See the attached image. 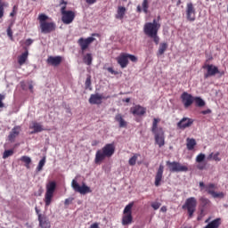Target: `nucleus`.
I'll return each instance as SVG.
<instances>
[{"label": "nucleus", "instance_id": "1a4fd4ad", "mask_svg": "<svg viewBox=\"0 0 228 228\" xmlns=\"http://www.w3.org/2000/svg\"><path fill=\"white\" fill-rule=\"evenodd\" d=\"M71 186L77 193H80V195H86V193H92V189L87 186L86 183L79 185L77 181L72 180Z\"/></svg>", "mask_w": 228, "mask_h": 228}, {"label": "nucleus", "instance_id": "ea45409f", "mask_svg": "<svg viewBox=\"0 0 228 228\" xmlns=\"http://www.w3.org/2000/svg\"><path fill=\"white\" fill-rule=\"evenodd\" d=\"M204 159H206V155L204 153H200L196 157V163H202V161H204Z\"/></svg>", "mask_w": 228, "mask_h": 228}, {"label": "nucleus", "instance_id": "5fc2aeb1", "mask_svg": "<svg viewBox=\"0 0 228 228\" xmlns=\"http://www.w3.org/2000/svg\"><path fill=\"white\" fill-rule=\"evenodd\" d=\"M161 213H167V207L163 206L160 208Z\"/></svg>", "mask_w": 228, "mask_h": 228}, {"label": "nucleus", "instance_id": "a18cd8bd", "mask_svg": "<svg viewBox=\"0 0 228 228\" xmlns=\"http://www.w3.org/2000/svg\"><path fill=\"white\" fill-rule=\"evenodd\" d=\"M7 35L10 38L13 37V32L12 31V28L10 27L7 28Z\"/></svg>", "mask_w": 228, "mask_h": 228}, {"label": "nucleus", "instance_id": "69168bd1", "mask_svg": "<svg viewBox=\"0 0 228 228\" xmlns=\"http://www.w3.org/2000/svg\"><path fill=\"white\" fill-rule=\"evenodd\" d=\"M181 4V1H178V4Z\"/></svg>", "mask_w": 228, "mask_h": 228}, {"label": "nucleus", "instance_id": "f8f14e48", "mask_svg": "<svg viewBox=\"0 0 228 228\" xmlns=\"http://www.w3.org/2000/svg\"><path fill=\"white\" fill-rule=\"evenodd\" d=\"M203 69H206L207 72L204 74V77L208 79V77H213V76H216V74H220V70L218 67L213 64H205Z\"/></svg>", "mask_w": 228, "mask_h": 228}, {"label": "nucleus", "instance_id": "4468645a", "mask_svg": "<svg viewBox=\"0 0 228 228\" xmlns=\"http://www.w3.org/2000/svg\"><path fill=\"white\" fill-rule=\"evenodd\" d=\"M94 41H95V37H90L86 39L81 37L78 39L77 43L83 51H86V49H88V46L90 45V44H92Z\"/></svg>", "mask_w": 228, "mask_h": 228}, {"label": "nucleus", "instance_id": "79ce46f5", "mask_svg": "<svg viewBox=\"0 0 228 228\" xmlns=\"http://www.w3.org/2000/svg\"><path fill=\"white\" fill-rule=\"evenodd\" d=\"M151 208L155 210L158 211L159 208H161V203L159 201H153L151 202Z\"/></svg>", "mask_w": 228, "mask_h": 228}, {"label": "nucleus", "instance_id": "338daca9", "mask_svg": "<svg viewBox=\"0 0 228 228\" xmlns=\"http://www.w3.org/2000/svg\"><path fill=\"white\" fill-rule=\"evenodd\" d=\"M209 222V220H207L206 223Z\"/></svg>", "mask_w": 228, "mask_h": 228}, {"label": "nucleus", "instance_id": "de8ad7c7", "mask_svg": "<svg viewBox=\"0 0 228 228\" xmlns=\"http://www.w3.org/2000/svg\"><path fill=\"white\" fill-rule=\"evenodd\" d=\"M31 44H33V39H31V38H28L25 41V45H27V46L31 45Z\"/></svg>", "mask_w": 228, "mask_h": 228}, {"label": "nucleus", "instance_id": "58836bf2", "mask_svg": "<svg viewBox=\"0 0 228 228\" xmlns=\"http://www.w3.org/2000/svg\"><path fill=\"white\" fill-rule=\"evenodd\" d=\"M200 200L201 206H203V208H206V206H209V204H211V201L208 199L204 198V197L200 198Z\"/></svg>", "mask_w": 228, "mask_h": 228}, {"label": "nucleus", "instance_id": "c9c22d12", "mask_svg": "<svg viewBox=\"0 0 228 228\" xmlns=\"http://www.w3.org/2000/svg\"><path fill=\"white\" fill-rule=\"evenodd\" d=\"M220 153L216 152V154L210 153L208 157V159H214V161H220Z\"/></svg>", "mask_w": 228, "mask_h": 228}, {"label": "nucleus", "instance_id": "f03ea898", "mask_svg": "<svg viewBox=\"0 0 228 228\" xmlns=\"http://www.w3.org/2000/svg\"><path fill=\"white\" fill-rule=\"evenodd\" d=\"M115 154V145L106 144L102 150H98L95 154V163H102L106 158H111Z\"/></svg>", "mask_w": 228, "mask_h": 228}, {"label": "nucleus", "instance_id": "e2e57ef3", "mask_svg": "<svg viewBox=\"0 0 228 228\" xmlns=\"http://www.w3.org/2000/svg\"><path fill=\"white\" fill-rule=\"evenodd\" d=\"M16 8H17V6L14 5L13 8H12V12H15V9H16Z\"/></svg>", "mask_w": 228, "mask_h": 228}, {"label": "nucleus", "instance_id": "864d4df0", "mask_svg": "<svg viewBox=\"0 0 228 228\" xmlns=\"http://www.w3.org/2000/svg\"><path fill=\"white\" fill-rule=\"evenodd\" d=\"M204 167H205V166L202 165V164H199V165L197 166V168H199V170H204Z\"/></svg>", "mask_w": 228, "mask_h": 228}, {"label": "nucleus", "instance_id": "bf43d9fd", "mask_svg": "<svg viewBox=\"0 0 228 228\" xmlns=\"http://www.w3.org/2000/svg\"><path fill=\"white\" fill-rule=\"evenodd\" d=\"M15 15V11H12L11 13H10V17H13Z\"/></svg>", "mask_w": 228, "mask_h": 228}, {"label": "nucleus", "instance_id": "603ef678", "mask_svg": "<svg viewBox=\"0 0 228 228\" xmlns=\"http://www.w3.org/2000/svg\"><path fill=\"white\" fill-rule=\"evenodd\" d=\"M202 115H208V113H211V110L208 109L206 110L201 111Z\"/></svg>", "mask_w": 228, "mask_h": 228}, {"label": "nucleus", "instance_id": "f704fd0d", "mask_svg": "<svg viewBox=\"0 0 228 228\" xmlns=\"http://www.w3.org/2000/svg\"><path fill=\"white\" fill-rule=\"evenodd\" d=\"M138 156H140V155L134 154L132 158H130V159L128 160L130 167H134V165H136Z\"/></svg>", "mask_w": 228, "mask_h": 228}, {"label": "nucleus", "instance_id": "0eeeda50", "mask_svg": "<svg viewBox=\"0 0 228 228\" xmlns=\"http://www.w3.org/2000/svg\"><path fill=\"white\" fill-rule=\"evenodd\" d=\"M134 204L129 203L128 205H126L124 208L123 211V217H122V225H129L131 224H133V206Z\"/></svg>", "mask_w": 228, "mask_h": 228}, {"label": "nucleus", "instance_id": "13d9d810", "mask_svg": "<svg viewBox=\"0 0 228 228\" xmlns=\"http://www.w3.org/2000/svg\"><path fill=\"white\" fill-rule=\"evenodd\" d=\"M28 89H29L30 92H33V85L30 84V85L28 86Z\"/></svg>", "mask_w": 228, "mask_h": 228}, {"label": "nucleus", "instance_id": "5701e85b", "mask_svg": "<svg viewBox=\"0 0 228 228\" xmlns=\"http://www.w3.org/2000/svg\"><path fill=\"white\" fill-rule=\"evenodd\" d=\"M19 134H20V126H16L12 129L8 136L9 142H15V137L18 136Z\"/></svg>", "mask_w": 228, "mask_h": 228}, {"label": "nucleus", "instance_id": "2eb2a0df", "mask_svg": "<svg viewBox=\"0 0 228 228\" xmlns=\"http://www.w3.org/2000/svg\"><path fill=\"white\" fill-rule=\"evenodd\" d=\"M181 99H182V102H183L184 108H190V106H191V104H193L194 97L186 92H184L181 95Z\"/></svg>", "mask_w": 228, "mask_h": 228}, {"label": "nucleus", "instance_id": "6e6552de", "mask_svg": "<svg viewBox=\"0 0 228 228\" xmlns=\"http://www.w3.org/2000/svg\"><path fill=\"white\" fill-rule=\"evenodd\" d=\"M183 209H187L190 218L193 216L195 209H197V199L191 197L188 198L183 206Z\"/></svg>", "mask_w": 228, "mask_h": 228}, {"label": "nucleus", "instance_id": "f257e3e1", "mask_svg": "<svg viewBox=\"0 0 228 228\" xmlns=\"http://www.w3.org/2000/svg\"><path fill=\"white\" fill-rule=\"evenodd\" d=\"M159 28H161V24H159L156 20H153L152 22L145 23L143 27L144 34L146 37H149V38H152L156 45L159 44V37L158 36Z\"/></svg>", "mask_w": 228, "mask_h": 228}, {"label": "nucleus", "instance_id": "37998d69", "mask_svg": "<svg viewBox=\"0 0 228 228\" xmlns=\"http://www.w3.org/2000/svg\"><path fill=\"white\" fill-rule=\"evenodd\" d=\"M48 19L47 15L45 14H40L38 17V20L40 21V25H42V22H46L45 20Z\"/></svg>", "mask_w": 228, "mask_h": 228}, {"label": "nucleus", "instance_id": "e433bc0d", "mask_svg": "<svg viewBox=\"0 0 228 228\" xmlns=\"http://www.w3.org/2000/svg\"><path fill=\"white\" fill-rule=\"evenodd\" d=\"M10 156H13V150H5L3 154V159H7Z\"/></svg>", "mask_w": 228, "mask_h": 228}, {"label": "nucleus", "instance_id": "6e6d98bb", "mask_svg": "<svg viewBox=\"0 0 228 228\" xmlns=\"http://www.w3.org/2000/svg\"><path fill=\"white\" fill-rule=\"evenodd\" d=\"M91 228H99V224L97 223H94L91 225Z\"/></svg>", "mask_w": 228, "mask_h": 228}, {"label": "nucleus", "instance_id": "c85d7f7f", "mask_svg": "<svg viewBox=\"0 0 228 228\" xmlns=\"http://www.w3.org/2000/svg\"><path fill=\"white\" fill-rule=\"evenodd\" d=\"M167 49H168V44L160 43L158 52L159 56L165 54V51H167Z\"/></svg>", "mask_w": 228, "mask_h": 228}, {"label": "nucleus", "instance_id": "4d7b16f0", "mask_svg": "<svg viewBox=\"0 0 228 228\" xmlns=\"http://www.w3.org/2000/svg\"><path fill=\"white\" fill-rule=\"evenodd\" d=\"M137 12L140 13L142 12V6L138 5L137 6Z\"/></svg>", "mask_w": 228, "mask_h": 228}, {"label": "nucleus", "instance_id": "423d86ee", "mask_svg": "<svg viewBox=\"0 0 228 228\" xmlns=\"http://www.w3.org/2000/svg\"><path fill=\"white\" fill-rule=\"evenodd\" d=\"M56 190V182H50L46 184V192L45 194V208L51 206L53 197H54V191Z\"/></svg>", "mask_w": 228, "mask_h": 228}, {"label": "nucleus", "instance_id": "49530a36", "mask_svg": "<svg viewBox=\"0 0 228 228\" xmlns=\"http://www.w3.org/2000/svg\"><path fill=\"white\" fill-rule=\"evenodd\" d=\"M65 206L72 204V198L66 199L64 201Z\"/></svg>", "mask_w": 228, "mask_h": 228}, {"label": "nucleus", "instance_id": "473e14b6", "mask_svg": "<svg viewBox=\"0 0 228 228\" xmlns=\"http://www.w3.org/2000/svg\"><path fill=\"white\" fill-rule=\"evenodd\" d=\"M44 167H45V157H44L38 163L36 170L37 172H42L44 170Z\"/></svg>", "mask_w": 228, "mask_h": 228}, {"label": "nucleus", "instance_id": "4c0bfd02", "mask_svg": "<svg viewBox=\"0 0 228 228\" xmlns=\"http://www.w3.org/2000/svg\"><path fill=\"white\" fill-rule=\"evenodd\" d=\"M142 6V11L144 12V13H148L149 12V0H143Z\"/></svg>", "mask_w": 228, "mask_h": 228}, {"label": "nucleus", "instance_id": "680f3d73", "mask_svg": "<svg viewBox=\"0 0 228 228\" xmlns=\"http://www.w3.org/2000/svg\"><path fill=\"white\" fill-rule=\"evenodd\" d=\"M130 101H131L130 98H126V99L125 100L126 102H130Z\"/></svg>", "mask_w": 228, "mask_h": 228}, {"label": "nucleus", "instance_id": "ddd939ff", "mask_svg": "<svg viewBox=\"0 0 228 228\" xmlns=\"http://www.w3.org/2000/svg\"><path fill=\"white\" fill-rule=\"evenodd\" d=\"M186 17L187 20L193 22L195 20V7L192 3H188L186 6Z\"/></svg>", "mask_w": 228, "mask_h": 228}, {"label": "nucleus", "instance_id": "0e129e2a", "mask_svg": "<svg viewBox=\"0 0 228 228\" xmlns=\"http://www.w3.org/2000/svg\"><path fill=\"white\" fill-rule=\"evenodd\" d=\"M62 4H67V3H65L64 1H62V3H61Z\"/></svg>", "mask_w": 228, "mask_h": 228}, {"label": "nucleus", "instance_id": "6ab92c4d", "mask_svg": "<svg viewBox=\"0 0 228 228\" xmlns=\"http://www.w3.org/2000/svg\"><path fill=\"white\" fill-rule=\"evenodd\" d=\"M29 129H33L30 134H37V133H42V131H44V126H42V123L33 121L29 126Z\"/></svg>", "mask_w": 228, "mask_h": 228}, {"label": "nucleus", "instance_id": "bb28decb", "mask_svg": "<svg viewBox=\"0 0 228 228\" xmlns=\"http://www.w3.org/2000/svg\"><path fill=\"white\" fill-rule=\"evenodd\" d=\"M28 54H29L28 52L26 51L25 53H21L20 56L18 57L19 65L22 66L26 63Z\"/></svg>", "mask_w": 228, "mask_h": 228}, {"label": "nucleus", "instance_id": "a211bd4d", "mask_svg": "<svg viewBox=\"0 0 228 228\" xmlns=\"http://www.w3.org/2000/svg\"><path fill=\"white\" fill-rule=\"evenodd\" d=\"M193 124V119L190 118H183L178 123L177 127L178 129H186V127L191 126Z\"/></svg>", "mask_w": 228, "mask_h": 228}, {"label": "nucleus", "instance_id": "7ed1b4c3", "mask_svg": "<svg viewBox=\"0 0 228 228\" xmlns=\"http://www.w3.org/2000/svg\"><path fill=\"white\" fill-rule=\"evenodd\" d=\"M159 124V118H153L151 132L155 136V142L159 148L165 145V131L162 127H158Z\"/></svg>", "mask_w": 228, "mask_h": 228}, {"label": "nucleus", "instance_id": "7c9ffc66", "mask_svg": "<svg viewBox=\"0 0 228 228\" xmlns=\"http://www.w3.org/2000/svg\"><path fill=\"white\" fill-rule=\"evenodd\" d=\"M193 102H195L196 106H199L200 108L206 106V102H204V100H202L200 97H194Z\"/></svg>", "mask_w": 228, "mask_h": 228}, {"label": "nucleus", "instance_id": "a878e982", "mask_svg": "<svg viewBox=\"0 0 228 228\" xmlns=\"http://www.w3.org/2000/svg\"><path fill=\"white\" fill-rule=\"evenodd\" d=\"M125 15H126V7L118 6V12H117V14H116V19H119L120 20H122V19H124Z\"/></svg>", "mask_w": 228, "mask_h": 228}, {"label": "nucleus", "instance_id": "c03bdc74", "mask_svg": "<svg viewBox=\"0 0 228 228\" xmlns=\"http://www.w3.org/2000/svg\"><path fill=\"white\" fill-rule=\"evenodd\" d=\"M3 101H4V95L0 94V108H4V103H3Z\"/></svg>", "mask_w": 228, "mask_h": 228}, {"label": "nucleus", "instance_id": "393cba45", "mask_svg": "<svg viewBox=\"0 0 228 228\" xmlns=\"http://www.w3.org/2000/svg\"><path fill=\"white\" fill-rule=\"evenodd\" d=\"M222 224L221 218H216L212 222L208 223L204 228H218Z\"/></svg>", "mask_w": 228, "mask_h": 228}, {"label": "nucleus", "instance_id": "412c9836", "mask_svg": "<svg viewBox=\"0 0 228 228\" xmlns=\"http://www.w3.org/2000/svg\"><path fill=\"white\" fill-rule=\"evenodd\" d=\"M102 99H104V97H102V94H91L89 98V102L90 104H102Z\"/></svg>", "mask_w": 228, "mask_h": 228}, {"label": "nucleus", "instance_id": "4be33fe9", "mask_svg": "<svg viewBox=\"0 0 228 228\" xmlns=\"http://www.w3.org/2000/svg\"><path fill=\"white\" fill-rule=\"evenodd\" d=\"M46 61L48 65L58 67L61 63V56H49Z\"/></svg>", "mask_w": 228, "mask_h": 228}, {"label": "nucleus", "instance_id": "aec40b11", "mask_svg": "<svg viewBox=\"0 0 228 228\" xmlns=\"http://www.w3.org/2000/svg\"><path fill=\"white\" fill-rule=\"evenodd\" d=\"M164 170H165V167H163V165H160L155 175V186H160L161 180L163 179Z\"/></svg>", "mask_w": 228, "mask_h": 228}, {"label": "nucleus", "instance_id": "cd10ccee", "mask_svg": "<svg viewBox=\"0 0 228 228\" xmlns=\"http://www.w3.org/2000/svg\"><path fill=\"white\" fill-rule=\"evenodd\" d=\"M116 122H118L119 127H126L127 126V122L124 120V118H122V114H118L115 117Z\"/></svg>", "mask_w": 228, "mask_h": 228}, {"label": "nucleus", "instance_id": "09e8293b", "mask_svg": "<svg viewBox=\"0 0 228 228\" xmlns=\"http://www.w3.org/2000/svg\"><path fill=\"white\" fill-rule=\"evenodd\" d=\"M86 3L87 4H95V3H97V0H86Z\"/></svg>", "mask_w": 228, "mask_h": 228}, {"label": "nucleus", "instance_id": "f3484780", "mask_svg": "<svg viewBox=\"0 0 228 228\" xmlns=\"http://www.w3.org/2000/svg\"><path fill=\"white\" fill-rule=\"evenodd\" d=\"M42 33H51V31H54L56 25L53 22H41L40 25Z\"/></svg>", "mask_w": 228, "mask_h": 228}, {"label": "nucleus", "instance_id": "9b49d317", "mask_svg": "<svg viewBox=\"0 0 228 228\" xmlns=\"http://www.w3.org/2000/svg\"><path fill=\"white\" fill-rule=\"evenodd\" d=\"M167 166L168 167L170 172H188V167L183 166L179 162L167 161Z\"/></svg>", "mask_w": 228, "mask_h": 228}, {"label": "nucleus", "instance_id": "b1692460", "mask_svg": "<svg viewBox=\"0 0 228 228\" xmlns=\"http://www.w3.org/2000/svg\"><path fill=\"white\" fill-rule=\"evenodd\" d=\"M38 221H39V225L41 228H49L51 227V223L47 219V217L42 216V214L38 215Z\"/></svg>", "mask_w": 228, "mask_h": 228}, {"label": "nucleus", "instance_id": "052dcab7", "mask_svg": "<svg viewBox=\"0 0 228 228\" xmlns=\"http://www.w3.org/2000/svg\"><path fill=\"white\" fill-rule=\"evenodd\" d=\"M36 213H37V215H40V210H39L38 208H37V207H36Z\"/></svg>", "mask_w": 228, "mask_h": 228}, {"label": "nucleus", "instance_id": "39448f33", "mask_svg": "<svg viewBox=\"0 0 228 228\" xmlns=\"http://www.w3.org/2000/svg\"><path fill=\"white\" fill-rule=\"evenodd\" d=\"M129 60L130 61H133L134 63H136L138 61V58L133 54L123 53H121L118 58L117 61L118 65H120L121 69H126L127 65H129Z\"/></svg>", "mask_w": 228, "mask_h": 228}, {"label": "nucleus", "instance_id": "2f4dec72", "mask_svg": "<svg viewBox=\"0 0 228 228\" xmlns=\"http://www.w3.org/2000/svg\"><path fill=\"white\" fill-rule=\"evenodd\" d=\"M20 161H22L23 163H25V167L26 168L29 169L30 167L29 165H31V158L28 157V156H22L20 158Z\"/></svg>", "mask_w": 228, "mask_h": 228}, {"label": "nucleus", "instance_id": "20e7f679", "mask_svg": "<svg viewBox=\"0 0 228 228\" xmlns=\"http://www.w3.org/2000/svg\"><path fill=\"white\" fill-rule=\"evenodd\" d=\"M200 191H207L213 199H224L225 193L222 191H216V185L215 183L205 184L204 182H200Z\"/></svg>", "mask_w": 228, "mask_h": 228}, {"label": "nucleus", "instance_id": "dca6fc26", "mask_svg": "<svg viewBox=\"0 0 228 228\" xmlns=\"http://www.w3.org/2000/svg\"><path fill=\"white\" fill-rule=\"evenodd\" d=\"M130 111L136 117H142V115L147 113V109L140 105H135L130 109Z\"/></svg>", "mask_w": 228, "mask_h": 228}, {"label": "nucleus", "instance_id": "3c124183", "mask_svg": "<svg viewBox=\"0 0 228 228\" xmlns=\"http://www.w3.org/2000/svg\"><path fill=\"white\" fill-rule=\"evenodd\" d=\"M90 85H92V81H91L90 77H87L86 80V86H90Z\"/></svg>", "mask_w": 228, "mask_h": 228}, {"label": "nucleus", "instance_id": "9d476101", "mask_svg": "<svg viewBox=\"0 0 228 228\" xmlns=\"http://www.w3.org/2000/svg\"><path fill=\"white\" fill-rule=\"evenodd\" d=\"M67 6H62L61 9V12L62 14V22L64 24H71L74 20L76 14L72 11H66Z\"/></svg>", "mask_w": 228, "mask_h": 228}, {"label": "nucleus", "instance_id": "a19ab883", "mask_svg": "<svg viewBox=\"0 0 228 228\" xmlns=\"http://www.w3.org/2000/svg\"><path fill=\"white\" fill-rule=\"evenodd\" d=\"M4 17V4L0 0V19Z\"/></svg>", "mask_w": 228, "mask_h": 228}, {"label": "nucleus", "instance_id": "72a5a7b5", "mask_svg": "<svg viewBox=\"0 0 228 228\" xmlns=\"http://www.w3.org/2000/svg\"><path fill=\"white\" fill-rule=\"evenodd\" d=\"M93 58L91 53H86L84 57V63L86 65H92Z\"/></svg>", "mask_w": 228, "mask_h": 228}, {"label": "nucleus", "instance_id": "c756f323", "mask_svg": "<svg viewBox=\"0 0 228 228\" xmlns=\"http://www.w3.org/2000/svg\"><path fill=\"white\" fill-rule=\"evenodd\" d=\"M187 149L188 151H193L195 149V145H197V141L195 139L187 138Z\"/></svg>", "mask_w": 228, "mask_h": 228}, {"label": "nucleus", "instance_id": "8fccbe9b", "mask_svg": "<svg viewBox=\"0 0 228 228\" xmlns=\"http://www.w3.org/2000/svg\"><path fill=\"white\" fill-rule=\"evenodd\" d=\"M107 70H108V72H110V74H114V76H116V74H117V71H115V70L113 69V68H108Z\"/></svg>", "mask_w": 228, "mask_h": 228}]
</instances>
